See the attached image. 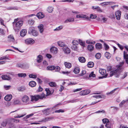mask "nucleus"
<instances>
[{
  "instance_id": "f257e3e1",
  "label": "nucleus",
  "mask_w": 128,
  "mask_h": 128,
  "mask_svg": "<svg viewBox=\"0 0 128 128\" xmlns=\"http://www.w3.org/2000/svg\"><path fill=\"white\" fill-rule=\"evenodd\" d=\"M124 62H121L117 69L111 72L110 74V76H112L114 75H115L116 77H118L120 75L121 72L123 70V68L122 67V66L124 64Z\"/></svg>"
},
{
  "instance_id": "f03ea898",
  "label": "nucleus",
  "mask_w": 128,
  "mask_h": 128,
  "mask_svg": "<svg viewBox=\"0 0 128 128\" xmlns=\"http://www.w3.org/2000/svg\"><path fill=\"white\" fill-rule=\"evenodd\" d=\"M19 19H15L13 22L14 27V29L15 31L18 32L22 25L23 22L22 20H18Z\"/></svg>"
},
{
  "instance_id": "7ed1b4c3",
  "label": "nucleus",
  "mask_w": 128,
  "mask_h": 128,
  "mask_svg": "<svg viewBox=\"0 0 128 128\" xmlns=\"http://www.w3.org/2000/svg\"><path fill=\"white\" fill-rule=\"evenodd\" d=\"M34 42V41L32 38H27L24 40L25 43L27 44H32Z\"/></svg>"
},
{
  "instance_id": "20e7f679",
  "label": "nucleus",
  "mask_w": 128,
  "mask_h": 128,
  "mask_svg": "<svg viewBox=\"0 0 128 128\" xmlns=\"http://www.w3.org/2000/svg\"><path fill=\"white\" fill-rule=\"evenodd\" d=\"M29 97L26 95H24L22 98V102L24 103H27L29 100Z\"/></svg>"
},
{
  "instance_id": "39448f33",
  "label": "nucleus",
  "mask_w": 128,
  "mask_h": 128,
  "mask_svg": "<svg viewBox=\"0 0 128 128\" xmlns=\"http://www.w3.org/2000/svg\"><path fill=\"white\" fill-rule=\"evenodd\" d=\"M121 12L120 10L116 11L115 13V15L117 20H119L120 19Z\"/></svg>"
},
{
  "instance_id": "423d86ee",
  "label": "nucleus",
  "mask_w": 128,
  "mask_h": 128,
  "mask_svg": "<svg viewBox=\"0 0 128 128\" xmlns=\"http://www.w3.org/2000/svg\"><path fill=\"white\" fill-rule=\"evenodd\" d=\"M63 51L65 54H69L70 53V50L68 47L66 46L62 48Z\"/></svg>"
},
{
  "instance_id": "0eeeda50",
  "label": "nucleus",
  "mask_w": 128,
  "mask_h": 128,
  "mask_svg": "<svg viewBox=\"0 0 128 128\" xmlns=\"http://www.w3.org/2000/svg\"><path fill=\"white\" fill-rule=\"evenodd\" d=\"M124 57V59H125L126 62V64H128V54L125 51L123 52ZM128 66V65L127 66Z\"/></svg>"
},
{
  "instance_id": "6e6552de",
  "label": "nucleus",
  "mask_w": 128,
  "mask_h": 128,
  "mask_svg": "<svg viewBox=\"0 0 128 128\" xmlns=\"http://www.w3.org/2000/svg\"><path fill=\"white\" fill-rule=\"evenodd\" d=\"M43 59V56L41 55L38 56L36 58V61L38 63H40L42 61Z\"/></svg>"
},
{
  "instance_id": "1a4fd4ad",
  "label": "nucleus",
  "mask_w": 128,
  "mask_h": 128,
  "mask_svg": "<svg viewBox=\"0 0 128 128\" xmlns=\"http://www.w3.org/2000/svg\"><path fill=\"white\" fill-rule=\"evenodd\" d=\"M32 101H36L40 99V95H38L37 96H32L31 97Z\"/></svg>"
},
{
  "instance_id": "9d476101",
  "label": "nucleus",
  "mask_w": 128,
  "mask_h": 128,
  "mask_svg": "<svg viewBox=\"0 0 128 128\" xmlns=\"http://www.w3.org/2000/svg\"><path fill=\"white\" fill-rule=\"evenodd\" d=\"M12 98V95L10 94L7 95L4 97V100L6 101H10Z\"/></svg>"
},
{
  "instance_id": "9b49d317",
  "label": "nucleus",
  "mask_w": 128,
  "mask_h": 128,
  "mask_svg": "<svg viewBox=\"0 0 128 128\" xmlns=\"http://www.w3.org/2000/svg\"><path fill=\"white\" fill-rule=\"evenodd\" d=\"M113 3L112 2H104L100 3V4L102 6L104 7L106 6L112 4Z\"/></svg>"
},
{
  "instance_id": "f8f14e48",
  "label": "nucleus",
  "mask_w": 128,
  "mask_h": 128,
  "mask_svg": "<svg viewBox=\"0 0 128 128\" xmlns=\"http://www.w3.org/2000/svg\"><path fill=\"white\" fill-rule=\"evenodd\" d=\"M38 30L40 32L42 33L44 31V25L42 24H40L38 26Z\"/></svg>"
},
{
  "instance_id": "ddd939ff",
  "label": "nucleus",
  "mask_w": 128,
  "mask_h": 128,
  "mask_svg": "<svg viewBox=\"0 0 128 128\" xmlns=\"http://www.w3.org/2000/svg\"><path fill=\"white\" fill-rule=\"evenodd\" d=\"M50 108H49L43 110L42 112L45 115H48L50 114Z\"/></svg>"
},
{
  "instance_id": "4468645a",
  "label": "nucleus",
  "mask_w": 128,
  "mask_h": 128,
  "mask_svg": "<svg viewBox=\"0 0 128 128\" xmlns=\"http://www.w3.org/2000/svg\"><path fill=\"white\" fill-rule=\"evenodd\" d=\"M1 78L2 79L4 80H10L11 78L7 75H4L2 76Z\"/></svg>"
},
{
  "instance_id": "2eb2a0df",
  "label": "nucleus",
  "mask_w": 128,
  "mask_h": 128,
  "mask_svg": "<svg viewBox=\"0 0 128 128\" xmlns=\"http://www.w3.org/2000/svg\"><path fill=\"white\" fill-rule=\"evenodd\" d=\"M26 33L27 31L26 30H22L20 32V35L21 36L24 37L26 35Z\"/></svg>"
},
{
  "instance_id": "dca6fc26",
  "label": "nucleus",
  "mask_w": 128,
  "mask_h": 128,
  "mask_svg": "<svg viewBox=\"0 0 128 128\" xmlns=\"http://www.w3.org/2000/svg\"><path fill=\"white\" fill-rule=\"evenodd\" d=\"M36 16L39 18H42L44 17V14L42 12H40L36 14Z\"/></svg>"
},
{
  "instance_id": "f3484780",
  "label": "nucleus",
  "mask_w": 128,
  "mask_h": 128,
  "mask_svg": "<svg viewBox=\"0 0 128 128\" xmlns=\"http://www.w3.org/2000/svg\"><path fill=\"white\" fill-rule=\"evenodd\" d=\"M74 20V19L73 18H68L65 20L64 22L65 23L68 22H73Z\"/></svg>"
},
{
  "instance_id": "a211bd4d",
  "label": "nucleus",
  "mask_w": 128,
  "mask_h": 128,
  "mask_svg": "<svg viewBox=\"0 0 128 128\" xmlns=\"http://www.w3.org/2000/svg\"><path fill=\"white\" fill-rule=\"evenodd\" d=\"M76 18H84L87 20L89 18L87 16L85 15H80V14L76 16Z\"/></svg>"
},
{
  "instance_id": "6ab92c4d",
  "label": "nucleus",
  "mask_w": 128,
  "mask_h": 128,
  "mask_svg": "<svg viewBox=\"0 0 128 128\" xmlns=\"http://www.w3.org/2000/svg\"><path fill=\"white\" fill-rule=\"evenodd\" d=\"M10 120V119L5 120L2 122V125L3 126H6Z\"/></svg>"
},
{
  "instance_id": "aec40b11",
  "label": "nucleus",
  "mask_w": 128,
  "mask_h": 128,
  "mask_svg": "<svg viewBox=\"0 0 128 128\" xmlns=\"http://www.w3.org/2000/svg\"><path fill=\"white\" fill-rule=\"evenodd\" d=\"M99 73L102 75H104L106 73V71L105 69L100 68L99 70Z\"/></svg>"
},
{
  "instance_id": "412c9836",
  "label": "nucleus",
  "mask_w": 128,
  "mask_h": 128,
  "mask_svg": "<svg viewBox=\"0 0 128 128\" xmlns=\"http://www.w3.org/2000/svg\"><path fill=\"white\" fill-rule=\"evenodd\" d=\"M29 84L30 86L33 87L35 86H36V83L35 82L33 81H32L29 82Z\"/></svg>"
},
{
  "instance_id": "4be33fe9",
  "label": "nucleus",
  "mask_w": 128,
  "mask_h": 128,
  "mask_svg": "<svg viewBox=\"0 0 128 128\" xmlns=\"http://www.w3.org/2000/svg\"><path fill=\"white\" fill-rule=\"evenodd\" d=\"M8 41L10 42H13L14 40L13 36L11 35H9L8 37Z\"/></svg>"
},
{
  "instance_id": "5701e85b",
  "label": "nucleus",
  "mask_w": 128,
  "mask_h": 128,
  "mask_svg": "<svg viewBox=\"0 0 128 128\" xmlns=\"http://www.w3.org/2000/svg\"><path fill=\"white\" fill-rule=\"evenodd\" d=\"M96 47L97 49L99 50L101 49L102 48V45L100 43H96Z\"/></svg>"
},
{
  "instance_id": "b1692460",
  "label": "nucleus",
  "mask_w": 128,
  "mask_h": 128,
  "mask_svg": "<svg viewBox=\"0 0 128 128\" xmlns=\"http://www.w3.org/2000/svg\"><path fill=\"white\" fill-rule=\"evenodd\" d=\"M50 50L52 52L56 54L57 53V49L55 47H52L50 49Z\"/></svg>"
},
{
  "instance_id": "393cba45",
  "label": "nucleus",
  "mask_w": 128,
  "mask_h": 128,
  "mask_svg": "<svg viewBox=\"0 0 128 128\" xmlns=\"http://www.w3.org/2000/svg\"><path fill=\"white\" fill-rule=\"evenodd\" d=\"M64 64L66 68H71L72 66V64L70 63H68L67 62H65Z\"/></svg>"
},
{
  "instance_id": "a878e982",
  "label": "nucleus",
  "mask_w": 128,
  "mask_h": 128,
  "mask_svg": "<svg viewBox=\"0 0 128 128\" xmlns=\"http://www.w3.org/2000/svg\"><path fill=\"white\" fill-rule=\"evenodd\" d=\"M87 65L88 68H91L94 66V63L93 62H88Z\"/></svg>"
},
{
  "instance_id": "bb28decb",
  "label": "nucleus",
  "mask_w": 128,
  "mask_h": 128,
  "mask_svg": "<svg viewBox=\"0 0 128 128\" xmlns=\"http://www.w3.org/2000/svg\"><path fill=\"white\" fill-rule=\"evenodd\" d=\"M58 45L60 46L64 47L66 46L64 43L62 41H59L58 42Z\"/></svg>"
},
{
  "instance_id": "cd10ccee",
  "label": "nucleus",
  "mask_w": 128,
  "mask_h": 128,
  "mask_svg": "<svg viewBox=\"0 0 128 128\" xmlns=\"http://www.w3.org/2000/svg\"><path fill=\"white\" fill-rule=\"evenodd\" d=\"M78 60L81 62H85L86 59L84 57H80L78 58Z\"/></svg>"
},
{
  "instance_id": "c85d7f7f",
  "label": "nucleus",
  "mask_w": 128,
  "mask_h": 128,
  "mask_svg": "<svg viewBox=\"0 0 128 128\" xmlns=\"http://www.w3.org/2000/svg\"><path fill=\"white\" fill-rule=\"evenodd\" d=\"M80 68L78 67H76L75 68L73 71L74 72L75 74L78 73L80 72Z\"/></svg>"
},
{
  "instance_id": "c756f323",
  "label": "nucleus",
  "mask_w": 128,
  "mask_h": 128,
  "mask_svg": "<svg viewBox=\"0 0 128 128\" xmlns=\"http://www.w3.org/2000/svg\"><path fill=\"white\" fill-rule=\"evenodd\" d=\"M94 46L92 45H88V49L90 51H92L94 49Z\"/></svg>"
},
{
  "instance_id": "7c9ffc66",
  "label": "nucleus",
  "mask_w": 128,
  "mask_h": 128,
  "mask_svg": "<svg viewBox=\"0 0 128 128\" xmlns=\"http://www.w3.org/2000/svg\"><path fill=\"white\" fill-rule=\"evenodd\" d=\"M105 56L108 59H109L111 56V55L108 52H106L105 54Z\"/></svg>"
},
{
  "instance_id": "2f4dec72",
  "label": "nucleus",
  "mask_w": 128,
  "mask_h": 128,
  "mask_svg": "<svg viewBox=\"0 0 128 128\" xmlns=\"http://www.w3.org/2000/svg\"><path fill=\"white\" fill-rule=\"evenodd\" d=\"M55 68V66H49L47 68V70H53Z\"/></svg>"
},
{
  "instance_id": "473e14b6",
  "label": "nucleus",
  "mask_w": 128,
  "mask_h": 128,
  "mask_svg": "<svg viewBox=\"0 0 128 128\" xmlns=\"http://www.w3.org/2000/svg\"><path fill=\"white\" fill-rule=\"evenodd\" d=\"M49 84L50 86L51 87H56V83L50 82L49 83Z\"/></svg>"
},
{
  "instance_id": "72a5a7b5",
  "label": "nucleus",
  "mask_w": 128,
  "mask_h": 128,
  "mask_svg": "<svg viewBox=\"0 0 128 128\" xmlns=\"http://www.w3.org/2000/svg\"><path fill=\"white\" fill-rule=\"evenodd\" d=\"M10 60L9 58L6 56H2L0 58V60Z\"/></svg>"
},
{
  "instance_id": "f704fd0d",
  "label": "nucleus",
  "mask_w": 128,
  "mask_h": 128,
  "mask_svg": "<svg viewBox=\"0 0 128 128\" xmlns=\"http://www.w3.org/2000/svg\"><path fill=\"white\" fill-rule=\"evenodd\" d=\"M53 8L52 6H49L48 8L47 11L49 13H51L53 10Z\"/></svg>"
},
{
  "instance_id": "c9c22d12",
  "label": "nucleus",
  "mask_w": 128,
  "mask_h": 128,
  "mask_svg": "<svg viewBox=\"0 0 128 128\" xmlns=\"http://www.w3.org/2000/svg\"><path fill=\"white\" fill-rule=\"evenodd\" d=\"M18 77L24 78L26 76L25 73H19L18 74Z\"/></svg>"
},
{
  "instance_id": "e433bc0d",
  "label": "nucleus",
  "mask_w": 128,
  "mask_h": 128,
  "mask_svg": "<svg viewBox=\"0 0 128 128\" xmlns=\"http://www.w3.org/2000/svg\"><path fill=\"white\" fill-rule=\"evenodd\" d=\"M45 91L46 92V95L49 96L51 95L52 94L51 93V92L48 88H46L45 89Z\"/></svg>"
},
{
  "instance_id": "4c0bfd02",
  "label": "nucleus",
  "mask_w": 128,
  "mask_h": 128,
  "mask_svg": "<svg viewBox=\"0 0 128 128\" xmlns=\"http://www.w3.org/2000/svg\"><path fill=\"white\" fill-rule=\"evenodd\" d=\"M72 43L73 44V46H77L78 44V41L76 40H73L72 41Z\"/></svg>"
},
{
  "instance_id": "58836bf2",
  "label": "nucleus",
  "mask_w": 128,
  "mask_h": 128,
  "mask_svg": "<svg viewBox=\"0 0 128 128\" xmlns=\"http://www.w3.org/2000/svg\"><path fill=\"white\" fill-rule=\"evenodd\" d=\"M128 102V98L126 100H123L120 104L119 105L120 106H122V105L125 102Z\"/></svg>"
},
{
  "instance_id": "ea45409f",
  "label": "nucleus",
  "mask_w": 128,
  "mask_h": 128,
  "mask_svg": "<svg viewBox=\"0 0 128 128\" xmlns=\"http://www.w3.org/2000/svg\"><path fill=\"white\" fill-rule=\"evenodd\" d=\"M62 28L63 26H60L57 28H56L55 29H54V30L58 31L62 29Z\"/></svg>"
},
{
  "instance_id": "a19ab883",
  "label": "nucleus",
  "mask_w": 128,
  "mask_h": 128,
  "mask_svg": "<svg viewBox=\"0 0 128 128\" xmlns=\"http://www.w3.org/2000/svg\"><path fill=\"white\" fill-rule=\"evenodd\" d=\"M34 28L33 27H30L29 30V32H30V33H32L35 30Z\"/></svg>"
},
{
  "instance_id": "79ce46f5",
  "label": "nucleus",
  "mask_w": 128,
  "mask_h": 128,
  "mask_svg": "<svg viewBox=\"0 0 128 128\" xmlns=\"http://www.w3.org/2000/svg\"><path fill=\"white\" fill-rule=\"evenodd\" d=\"M103 96H104L103 95H102V96H101L100 95H98L94 96H93V97L94 98H102L103 97Z\"/></svg>"
},
{
  "instance_id": "37998d69",
  "label": "nucleus",
  "mask_w": 128,
  "mask_h": 128,
  "mask_svg": "<svg viewBox=\"0 0 128 128\" xmlns=\"http://www.w3.org/2000/svg\"><path fill=\"white\" fill-rule=\"evenodd\" d=\"M26 114H24L22 115H18L17 116H14V118H20L22 117L25 116Z\"/></svg>"
},
{
  "instance_id": "c03bdc74",
  "label": "nucleus",
  "mask_w": 128,
  "mask_h": 128,
  "mask_svg": "<svg viewBox=\"0 0 128 128\" xmlns=\"http://www.w3.org/2000/svg\"><path fill=\"white\" fill-rule=\"evenodd\" d=\"M10 120H12L13 122L16 123L19 122L20 121L19 120L15 119L13 118H10Z\"/></svg>"
},
{
  "instance_id": "a18cd8bd",
  "label": "nucleus",
  "mask_w": 128,
  "mask_h": 128,
  "mask_svg": "<svg viewBox=\"0 0 128 128\" xmlns=\"http://www.w3.org/2000/svg\"><path fill=\"white\" fill-rule=\"evenodd\" d=\"M111 124L110 122L109 121L107 122L106 125V127L107 128H111Z\"/></svg>"
},
{
  "instance_id": "49530a36",
  "label": "nucleus",
  "mask_w": 128,
  "mask_h": 128,
  "mask_svg": "<svg viewBox=\"0 0 128 128\" xmlns=\"http://www.w3.org/2000/svg\"><path fill=\"white\" fill-rule=\"evenodd\" d=\"M86 43L88 44H94L96 43L94 41L92 42L90 41V40H87L86 41Z\"/></svg>"
},
{
  "instance_id": "de8ad7c7",
  "label": "nucleus",
  "mask_w": 128,
  "mask_h": 128,
  "mask_svg": "<svg viewBox=\"0 0 128 128\" xmlns=\"http://www.w3.org/2000/svg\"><path fill=\"white\" fill-rule=\"evenodd\" d=\"M34 115V114L33 113H32L28 115H27L26 117H24V118L25 119H27L31 117Z\"/></svg>"
},
{
  "instance_id": "09e8293b",
  "label": "nucleus",
  "mask_w": 128,
  "mask_h": 128,
  "mask_svg": "<svg viewBox=\"0 0 128 128\" xmlns=\"http://www.w3.org/2000/svg\"><path fill=\"white\" fill-rule=\"evenodd\" d=\"M101 56V54L100 53H98L95 55L96 58L97 59H99Z\"/></svg>"
},
{
  "instance_id": "8fccbe9b",
  "label": "nucleus",
  "mask_w": 128,
  "mask_h": 128,
  "mask_svg": "<svg viewBox=\"0 0 128 128\" xmlns=\"http://www.w3.org/2000/svg\"><path fill=\"white\" fill-rule=\"evenodd\" d=\"M127 72H125L124 73V74L123 76H122V75H121L120 77L122 79H124V78L126 77L127 75Z\"/></svg>"
},
{
  "instance_id": "3c124183",
  "label": "nucleus",
  "mask_w": 128,
  "mask_h": 128,
  "mask_svg": "<svg viewBox=\"0 0 128 128\" xmlns=\"http://www.w3.org/2000/svg\"><path fill=\"white\" fill-rule=\"evenodd\" d=\"M34 36H36L38 35V32L35 30L31 33Z\"/></svg>"
},
{
  "instance_id": "603ef678",
  "label": "nucleus",
  "mask_w": 128,
  "mask_h": 128,
  "mask_svg": "<svg viewBox=\"0 0 128 128\" xmlns=\"http://www.w3.org/2000/svg\"><path fill=\"white\" fill-rule=\"evenodd\" d=\"M16 66L18 67L23 68L24 67V65L22 64L19 63L17 64Z\"/></svg>"
},
{
  "instance_id": "864d4df0",
  "label": "nucleus",
  "mask_w": 128,
  "mask_h": 128,
  "mask_svg": "<svg viewBox=\"0 0 128 128\" xmlns=\"http://www.w3.org/2000/svg\"><path fill=\"white\" fill-rule=\"evenodd\" d=\"M90 18L92 19H95L96 17V16L94 14H92L90 15Z\"/></svg>"
},
{
  "instance_id": "5fc2aeb1",
  "label": "nucleus",
  "mask_w": 128,
  "mask_h": 128,
  "mask_svg": "<svg viewBox=\"0 0 128 128\" xmlns=\"http://www.w3.org/2000/svg\"><path fill=\"white\" fill-rule=\"evenodd\" d=\"M34 22V21L30 19L28 20V23L30 25L33 24Z\"/></svg>"
},
{
  "instance_id": "6e6d98bb",
  "label": "nucleus",
  "mask_w": 128,
  "mask_h": 128,
  "mask_svg": "<svg viewBox=\"0 0 128 128\" xmlns=\"http://www.w3.org/2000/svg\"><path fill=\"white\" fill-rule=\"evenodd\" d=\"M94 72H92L89 75V76L90 78L92 77L93 78L94 77L96 76L94 74Z\"/></svg>"
},
{
  "instance_id": "4d7b16f0",
  "label": "nucleus",
  "mask_w": 128,
  "mask_h": 128,
  "mask_svg": "<svg viewBox=\"0 0 128 128\" xmlns=\"http://www.w3.org/2000/svg\"><path fill=\"white\" fill-rule=\"evenodd\" d=\"M85 95L88 94L90 92V90H84Z\"/></svg>"
},
{
  "instance_id": "13d9d810",
  "label": "nucleus",
  "mask_w": 128,
  "mask_h": 128,
  "mask_svg": "<svg viewBox=\"0 0 128 128\" xmlns=\"http://www.w3.org/2000/svg\"><path fill=\"white\" fill-rule=\"evenodd\" d=\"M79 42L80 45L84 47V42H83L82 40H79Z\"/></svg>"
},
{
  "instance_id": "bf43d9fd",
  "label": "nucleus",
  "mask_w": 128,
  "mask_h": 128,
  "mask_svg": "<svg viewBox=\"0 0 128 128\" xmlns=\"http://www.w3.org/2000/svg\"><path fill=\"white\" fill-rule=\"evenodd\" d=\"M14 104H18L20 103V102L19 100H16L14 101Z\"/></svg>"
},
{
  "instance_id": "052dcab7",
  "label": "nucleus",
  "mask_w": 128,
  "mask_h": 128,
  "mask_svg": "<svg viewBox=\"0 0 128 128\" xmlns=\"http://www.w3.org/2000/svg\"><path fill=\"white\" fill-rule=\"evenodd\" d=\"M104 124H106L107 122L109 121L108 120L107 118H104L102 120Z\"/></svg>"
},
{
  "instance_id": "680f3d73",
  "label": "nucleus",
  "mask_w": 128,
  "mask_h": 128,
  "mask_svg": "<svg viewBox=\"0 0 128 128\" xmlns=\"http://www.w3.org/2000/svg\"><path fill=\"white\" fill-rule=\"evenodd\" d=\"M29 77L30 78H35L36 77V76L34 74H30L29 75Z\"/></svg>"
},
{
  "instance_id": "e2e57ef3",
  "label": "nucleus",
  "mask_w": 128,
  "mask_h": 128,
  "mask_svg": "<svg viewBox=\"0 0 128 128\" xmlns=\"http://www.w3.org/2000/svg\"><path fill=\"white\" fill-rule=\"evenodd\" d=\"M8 10H18L17 8L16 7H9L8 8Z\"/></svg>"
},
{
  "instance_id": "0e129e2a",
  "label": "nucleus",
  "mask_w": 128,
  "mask_h": 128,
  "mask_svg": "<svg viewBox=\"0 0 128 128\" xmlns=\"http://www.w3.org/2000/svg\"><path fill=\"white\" fill-rule=\"evenodd\" d=\"M104 47L105 49L106 50H107L109 48V46L106 43H104Z\"/></svg>"
},
{
  "instance_id": "69168bd1",
  "label": "nucleus",
  "mask_w": 128,
  "mask_h": 128,
  "mask_svg": "<svg viewBox=\"0 0 128 128\" xmlns=\"http://www.w3.org/2000/svg\"><path fill=\"white\" fill-rule=\"evenodd\" d=\"M11 87V86H10L5 85L4 86V88L6 90L9 89Z\"/></svg>"
},
{
  "instance_id": "338daca9",
  "label": "nucleus",
  "mask_w": 128,
  "mask_h": 128,
  "mask_svg": "<svg viewBox=\"0 0 128 128\" xmlns=\"http://www.w3.org/2000/svg\"><path fill=\"white\" fill-rule=\"evenodd\" d=\"M72 48L75 50L77 51L78 50L77 46H72Z\"/></svg>"
},
{
  "instance_id": "774afa93",
  "label": "nucleus",
  "mask_w": 128,
  "mask_h": 128,
  "mask_svg": "<svg viewBox=\"0 0 128 128\" xmlns=\"http://www.w3.org/2000/svg\"><path fill=\"white\" fill-rule=\"evenodd\" d=\"M40 99H42L43 98H44L45 97V95L44 94H42L40 96Z\"/></svg>"
}]
</instances>
